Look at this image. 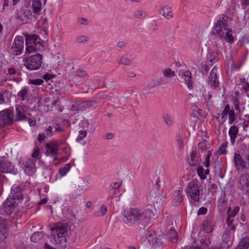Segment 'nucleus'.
<instances>
[{"label":"nucleus","mask_w":249,"mask_h":249,"mask_svg":"<svg viewBox=\"0 0 249 249\" xmlns=\"http://www.w3.org/2000/svg\"><path fill=\"white\" fill-rule=\"evenodd\" d=\"M203 227L206 232L209 233L212 232L213 230V224L211 221L206 220L203 223Z\"/></svg>","instance_id":"35"},{"label":"nucleus","mask_w":249,"mask_h":249,"mask_svg":"<svg viewBox=\"0 0 249 249\" xmlns=\"http://www.w3.org/2000/svg\"><path fill=\"white\" fill-rule=\"evenodd\" d=\"M127 75V76L130 78H134L136 76V74L133 71L128 72Z\"/></svg>","instance_id":"64"},{"label":"nucleus","mask_w":249,"mask_h":249,"mask_svg":"<svg viewBox=\"0 0 249 249\" xmlns=\"http://www.w3.org/2000/svg\"><path fill=\"white\" fill-rule=\"evenodd\" d=\"M76 75L79 77H85L87 75V73L84 71L78 70L76 72Z\"/></svg>","instance_id":"57"},{"label":"nucleus","mask_w":249,"mask_h":249,"mask_svg":"<svg viewBox=\"0 0 249 249\" xmlns=\"http://www.w3.org/2000/svg\"><path fill=\"white\" fill-rule=\"evenodd\" d=\"M219 152L220 153V154H224L226 153L225 146L223 144L220 147Z\"/></svg>","instance_id":"61"},{"label":"nucleus","mask_w":249,"mask_h":249,"mask_svg":"<svg viewBox=\"0 0 249 249\" xmlns=\"http://www.w3.org/2000/svg\"><path fill=\"white\" fill-rule=\"evenodd\" d=\"M40 46H42V45L38 35H27L26 36V54H29L37 52Z\"/></svg>","instance_id":"4"},{"label":"nucleus","mask_w":249,"mask_h":249,"mask_svg":"<svg viewBox=\"0 0 249 249\" xmlns=\"http://www.w3.org/2000/svg\"><path fill=\"white\" fill-rule=\"evenodd\" d=\"M209 172L208 169L205 170L202 166H199L197 168L198 175L202 179H205L206 178V175L209 174Z\"/></svg>","instance_id":"33"},{"label":"nucleus","mask_w":249,"mask_h":249,"mask_svg":"<svg viewBox=\"0 0 249 249\" xmlns=\"http://www.w3.org/2000/svg\"><path fill=\"white\" fill-rule=\"evenodd\" d=\"M24 48V37L22 36H17L15 38L11 47L12 53L18 55L20 54Z\"/></svg>","instance_id":"10"},{"label":"nucleus","mask_w":249,"mask_h":249,"mask_svg":"<svg viewBox=\"0 0 249 249\" xmlns=\"http://www.w3.org/2000/svg\"><path fill=\"white\" fill-rule=\"evenodd\" d=\"M28 107L26 106H17L16 109V121H24L27 119L25 112L27 111Z\"/></svg>","instance_id":"18"},{"label":"nucleus","mask_w":249,"mask_h":249,"mask_svg":"<svg viewBox=\"0 0 249 249\" xmlns=\"http://www.w3.org/2000/svg\"><path fill=\"white\" fill-rule=\"evenodd\" d=\"M180 76L186 83L189 89L192 88V74L190 71L186 70L180 72Z\"/></svg>","instance_id":"22"},{"label":"nucleus","mask_w":249,"mask_h":249,"mask_svg":"<svg viewBox=\"0 0 249 249\" xmlns=\"http://www.w3.org/2000/svg\"><path fill=\"white\" fill-rule=\"evenodd\" d=\"M231 208H229L228 210V217L227 219V222L228 225L232 224L233 221V218L235 217L237 213H238L239 207L238 206H235L232 211H231Z\"/></svg>","instance_id":"24"},{"label":"nucleus","mask_w":249,"mask_h":249,"mask_svg":"<svg viewBox=\"0 0 249 249\" xmlns=\"http://www.w3.org/2000/svg\"><path fill=\"white\" fill-rule=\"evenodd\" d=\"M47 138V137H46V136H45V134L43 132V133H40L38 135V136L37 137V141L39 142H41L43 141H44V140L45 138Z\"/></svg>","instance_id":"54"},{"label":"nucleus","mask_w":249,"mask_h":249,"mask_svg":"<svg viewBox=\"0 0 249 249\" xmlns=\"http://www.w3.org/2000/svg\"><path fill=\"white\" fill-rule=\"evenodd\" d=\"M76 40L79 43H85L89 41V37L85 35H81L77 37Z\"/></svg>","instance_id":"44"},{"label":"nucleus","mask_w":249,"mask_h":249,"mask_svg":"<svg viewBox=\"0 0 249 249\" xmlns=\"http://www.w3.org/2000/svg\"><path fill=\"white\" fill-rule=\"evenodd\" d=\"M17 205L14 197H8L3 204V209L5 213L8 215L11 214Z\"/></svg>","instance_id":"12"},{"label":"nucleus","mask_w":249,"mask_h":249,"mask_svg":"<svg viewBox=\"0 0 249 249\" xmlns=\"http://www.w3.org/2000/svg\"><path fill=\"white\" fill-rule=\"evenodd\" d=\"M62 131V128L59 127L58 125L55 124L52 126H49L47 127L44 132L45 136L47 138L52 136L56 132H60Z\"/></svg>","instance_id":"21"},{"label":"nucleus","mask_w":249,"mask_h":249,"mask_svg":"<svg viewBox=\"0 0 249 249\" xmlns=\"http://www.w3.org/2000/svg\"><path fill=\"white\" fill-rule=\"evenodd\" d=\"M132 61L128 58L122 57L119 61V64L125 66H129L131 64Z\"/></svg>","instance_id":"40"},{"label":"nucleus","mask_w":249,"mask_h":249,"mask_svg":"<svg viewBox=\"0 0 249 249\" xmlns=\"http://www.w3.org/2000/svg\"><path fill=\"white\" fill-rule=\"evenodd\" d=\"M107 213V207L105 205H103L100 209L98 211L97 215L98 216H103Z\"/></svg>","instance_id":"45"},{"label":"nucleus","mask_w":249,"mask_h":249,"mask_svg":"<svg viewBox=\"0 0 249 249\" xmlns=\"http://www.w3.org/2000/svg\"><path fill=\"white\" fill-rule=\"evenodd\" d=\"M218 54L214 51H210L207 55V61L210 62V65H212L213 63L218 61Z\"/></svg>","instance_id":"29"},{"label":"nucleus","mask_w":249,"mask_h":249,"mask_svg":"<svg viewBox=\"0 0 249 249\" xmlns=\"http://www.w3.org/2000/svg\"><path fill=\"white\" fill-rule=\"evenodd\" d=\"M162 73L164 77L166 79L168 78H171L175 75V72L171 69H165L162 71Z\"/></svg>","instance_id":"37"},{"label":"nucleus","mask_w":249,"mask_h":249,"mask_svg":"<svg viewBox=\"0 0 249 249\" xmlns=\"http://www.w3.org/2000/svg\"><path fill=\"white\" fill-rule=\"evenodd\" d=\"M152 83L154 86L157 87L166 84L167 83V80L163 77H157L153 79Z\"/></svg>","instance_id":"32"},{"label":"nucleus","mask_w":249,"mask_h":249,"mask_svg":"<svg viewBox=\"0 0 249 249\" xmlns=\"http://www.w3.org/2000/svg\"><path fill=\"white\" fill-rule=\"evenodd\" d=\"M121 186V184L118 182H115L111 184V187L112 189H118Z\"/></svg>","instance_id":"62"},{"label":"nucleus","mask_w":249,"mask_h":249,"mask_svg":"<svg viewBox=\"0 0 249 249\" xmlns=\"http://www.w3.org/2000/svg\"><path fill=\"white\" fill-rule=\"evenodd\" d=\"M0 173H13L16 174L14 165L8 160L0 159Z\"/></svg>","instance_id":"14"},{"label":"nucleus","mask_w":249,"mask_h":249,"mask_svg":"<svg viewBox=\"0 0 249 249\" xmlns=\"http://www.w3.org/2000/svg\"><path fill=\"white\" fill-rule=\"evenodd\" d=\"M46 155L48 159H50V163L56 165L55 161L58 160V155L59 154V144L55 142H51L45 145Z\"/></svg>","instance_id":"5"},{"label":"nucleus","mask_w":249,"mask_h":249,"mask_svg":"<svg viewBox=\"0 0 249 249\" xmlns=\"http://www.w3.org/2000/svg\"><path fill=\"white\" fill-rule=\"evenodd\" d=\"M228 17L221 15L215 23L212 30V34L216 37H224L230 43L233 42L232 31L228 28Z\"/></svg>","instance_id":"2"},{"label":"nucleus","mask_w":249,"mask_h":249,"mask_svg":"<svg viewBox=\"0 0 249 249\" xmlns=\"http://www.w3.org/2000/svg\"><path fill=\"white\" fill-rule=\"evenodd\" d=\"M240 247L248 249L249 247V237H245L241 240L239 243Z\"/></svg>","instance_id":"38"},{"label":"nucleus","mask_w":249,"mask_h":249,"mask_svg":"<svg viewBox=\"0 0 249 249\" xmlns=\"http://www.w3.org/2000/svg\"><path fill=\"white\" fill-rule=\"evenodd\" d=\"M207 209L206 208L204 207H201L200 208L197 212V214L198 215H201V214H204L207 213Z\"/></svg>","instance_id":"56"},{"label":"nucleus","mask_w":249,"mask_h":249,"mask_svg":"<svg viewBox=\"0 0 249 249\" xmlns=\"http://www.w3.org/2000/svg\"><path fill=\"white\" fill-rule=\"evenodd\" d=\"M80 125L83 128V130L88 131L90 133H92L94 131V127L93 126V123L91 121H89L88 119H83L81 121Z\"/></svg>","instance_id":"20"},{"label":"nucleus","mask_w":249,"mask_h":249,"mask_svg":"<svg viewBox=\"0 0 249 249\" xmlns=\"http://www.w3.org/2000/svg\"><path fill=\"white\" fill-rule=\"evenodd\" d=\"M9 197H14V199H19L22 197L20 189L17 185H14L11 188V196Z\"/></svg>","instance_id":"26"},{"label":"nucleus","mask_w":249,"mask_h":249,"mask_svg":"<svg viewBox=\"0 0 249 249\" xmlns=\"http://www.w3.org/2000/svg\"><path fill=\"white\" fill-rule=\"evenodd\" d=\"M152 211L149 209L131 208L124 213L125 222L130 224H147L151 218Z\"/></svg>","instance_id":"1"},{"label":"nucleus","mask_w":249,"mask_h":249,"mask_svg":"<svg viewBox=\"0 0 249 249\" xmlns=\"http://www.w3.org/2000/svg\"><path fill=\"white\" fill-rule=\"evenodd\" d=\"M100 102V101L97 98L96 100H93L75 101L73 103L70 110L73 111H83L87 108L96 106L97 104Z\"/></svg>","instance_id":"7"},{"label":"nucleus","mask_w":249,"mask_h":249,"mask_svg":"<svg viewBox=\"0 0 249 249\" xmlns=\"http://www.w3.org/2000/svg\"><path fill=\"white\" fill-rule=\"evenodd\" d=\"M184 249H206V246L204 245H202L201 246L199 247H186Z\"/></svg>","instance_id":"55"},{"label":"nucleus","mask_w":249,"mask_h":249,"mask_svg":"<svg viewBox=\"0 0 249 249\" xmlns=\"http://www.w3.org/2000/svg\"><path fill=\"white\" fill-rule=\"evenodd\" d=\"M176 141L178 144V148L182 150L184 148V141L182 136L178 135L176 137Z\"/></svg>","instance_id":"41"},{"label":"nucleus","mask_w":249,"mask_h":249,"mask_svg":"<svg viewBox=\"0 0 249 249\" xmlns=\"http://www.w3.org/2000/svg\"><path fill=\"white\" fill-rule=\"evenodd\" d=\"M208 142L206 141H202L198 143V148L202 150H206L207 149Z\"/></svg>","instance_id":"48"},{"label":"nucleus","mask_w":249,"mask_h":249,"mask_svg":"<svg viewBox=\"0 0 249 249\" xmlns=\"http://www.w3.org/2000/svg\"><path fill=\"white\" fill-rule=\"evenodd\" d=\"M159 14L168 20L172 19L174 16L173 10L168 5L162 6L159 10Z\"/></svg>","instance_id":"17"},{"label":"nucleus","mask_w":249,"mask_h":249,"mask_svg":"<svg viewBox=\"0 0 249 249\" xmlns=\"http://www.w3.org/2000/svg\"><path fill=\"white\" fill-rule=\"evenodd\" d=\"M50 230L55 244L59 248H65L67 246V236L71 231L70 226L65 223H58L55 224Z\"/></svg>","instance_id":"3"},{"label":"nucleus","mask_w":249,"mask_h":249,"mask_svg":"<svg viewBox=\"0 0 249 249\" xmlns=\"http://www.w3.org/2000/svg\"><path fill=\"white\" fill-rule=\"evenodd\" d=\"M30 84L35 85H40L43 83V80L40 79L30 80Z\"/></svg>","instance_id":"49"},{"label":"nucleus","mask_w":249,"mask_h":249,"mask_svg":"<svg viewBox=\"0 0 249 249\" xmlns=\"http://www.w3.org/2000/svg\"><path fill=\"white\" fill-rule=\"evenodd\" d=\"M234 162L237 168L240 167L243 169L246 168V162L240 154L237 153L234 154Z\"/></svg>","instance_id":"25"},{"label":"nucleus","mask_w":249,"mask_h":249,"mask_svg":"<svg viewBox=\"0 0 249 249\" xmlns=\"http://www.w3.org/2000/svg\"><path fill=\"white\" fill-rule=\"evenodd\" d=\"M203 95L205 98V100L207 101V103H209L210 104L212 103V101L211 100L212 95L210 93H205Z\"/></svg>","instance_id":"53"},{"label":"nucleus","mask_w":249,"mask_h":249,"mask_svg":"<svg viewBox=\"0 0 249 249\" xmlns=\"http://www.w3.org/2000/svg\"><path fill=\"white\" fill-rule=\"evenodd\" d=\"M22 15L24 16V18H22L21 19L23 21H25L28 20L29 18V17L31 16V13L28 10H26L23 12Z\"/></svg>","instance_id":"52"},{"label":"nucleus","mask_w":249,"mask_h":249,"mask_svg":"<svg viewBox=\"0 0 249 249\" xmlns=\"http://www.w3.org/2000/svg\"><path fill=\"white\" fill-rule=\"evenodd\" d=\"M207 156H206V160L204 163V165L205 167H208L209 166V165H210V161H209V159L210 158V157L211 156V152L210 151H208L207 152Z\"/></svg>","instance_id":"50"},{"label":"nucleus","mask_w":249,"mask_h":249,"mask_svg":"<svg viewBox=\"0 0 249 249\" xmlns=\"http://www.w3.org/2000/svg\"><path fill=\"white\" fill-rule=\"evenodd\" d=\"M23 168L25 173L28 175H32L36 172L35 162L32 159L27 160L23 164Z\"/></svg>","instance_id":"19"},{"label":"nucleus","mask_w":249,"mask_h":249,"mask_svg":"<svg viewBox=\"0 0 249 249\" xmlns=\"http://www.w3.org/2000/svg\"><path fill=\"white\" fill-rule=\"evenodd\" d=\"M217 70L216 67L213 68L208 80L209 84L213 88H216L219 86V82L217 77Z\"/></svg>","instance_id":"16"},{"label":"nucleus","mask_w":249,"mask_h":249,"mask_svg":"<svg viewBox=\"0 0 249 249\" xmlns=\"http://www.w3.org/2000/svg\"><path fill=\"white\" fill-rule=\"evenodd\" d=\"M200 153L196 151H192L189 158L188 159V163L191 166H195L199 165L201 162Z\"/></svg>","instance_id":"15"},{"label":"nucleus","mask_w":249,"mask_h":249,"mask_svg":"<svg viewBox=\"0 0 249 249\" xmlns=\"http://www.w3.org/2000/svg\"><path fill=\"white\" fill-rule=\"evenodd\" d=\"M174 202L176 205H178L183 201V197L181 192L177 190L174 192Z\"/></svg>","instance_id":"34"},{"label":"nucleus","mask_w":249,"mask_h":249,"mask_svg":"<svg viewBox=\"0 0 249 249\" xmlns=\"http://www.w3.org/2000/svg\"><path fill=\"white\" fill-rule=\"evenodd\" d=\"M42 56L39 53L25 58L23 59L24 66L30 71L36 70L41 66Z\"/></svg>","instance_id":"6"},{"label":"nucleus","mask_w":249,"mask_h":249,"mask_svg":"<svg viewBox=\"0 0 249 249\" xmlns=\"http://www.w3.org/2000/svg\"><path fill=\"white\" fill-rule=\"evenodd\" d=\"M229 235V233H224L223 235V239L224 241H225L226 242H228V240L230 238Z\"/></svg>","instance_id":"63"},{"label":"nucleus","mask_w":249,"mask_h":249,"mask_svg":"<svg viewBox=\"0 0 249 249\" xmlns=\"http://www.w3.org/2000/svg\"><path fill=\"white\" fill-rule=\"evenodd\" d=\"M31 8L34 13L40 14L41 9V2L40 0H32Z\"/></svg>","instance_id":"28"},{"label":"nucleus","mask_w":249,"mask_h":249,"mask_svg":"<svg viewBox=\"0 0 249 249\" xmlns=\"http://www.w3.org/2000/svg\"><path fill=\"white\" fill-rule=\"evenodd\" d=\"M231 110L230 109V106L229 105H227L222 113V118H224V117H225L227 116V114L229 113Z\"/></svg>","instance_id":"51"},{"label":"nucleus","mask_w":249,"mask_h":249,"mask_svg":"<svg viewBox=\"0 0 249 249\" xmlns=\"http://www.w3.org/2000/svg\"><path fill=\"white\" fill-rule=\"evenodd\" d=\"M13 117L14 112L11 109H7L0 112V123L3 126L11 124Z\"/></svg>","instance_id":"11"},{"label":"nucleus","mask_w":249,"mask_h":249,"mask_svg":"<svg viewBox=\"0 0 249 249\" xmlns=\"http://www.w3.org/2000/svg\"><path fill=\"white\" fill-rule=\"evenodd\" d=\"M167 236L169 240H171L172 242L175 243L177 241L178 233L174 229H170V231L167 234Z\"/></svg>","instance_id":"36"},{"label":"nucleus","mask_w":249,"mask_h":249,"mask_svg":"<svg viewBox=\"0 0 249 249\" xmlns=\"http://www.w3.org/2000/svg\"><path fill=\"white\" fill-rule=\"evenodd\" d=\"M53 77V75L48 73L44 75V76H43V78L46 81H48V80L52 79Z\"/></svg>","instance_id":"58"},{"label":"nucleus","mask_w":249,"mask_h":249,"mask_svg":"<svg viewBox=\"0 0 249 249\" xmlns=\"http://www.w3.org/2000/svg\"><path fill=\"white\" fill-rule=\"evenodd\" d=\"M133 16L136 18L142 19L146 18L147 13L145 11L137 9L134 12Z\"/></svg>","instance_id":"31"},{"label":"nucleus","mask_w":249,"mask_h":249,"mask_svg":"<svg viewBox=\"0 0 249 249\" xmlns=\"http://www.w3.org/2000/svg\"><path fill=\"white\" fill-rule=\"evenodd\" d=\"M238 132V129L237 127L235 125H233L231 127L229 131V134L231 138V142L233 144L235 142V140L237 137Z\"/></svg>","instance_id":"30"},{"label":"nucleus","mask_w":249,"mask_h":249,"mask_svg":"<svg viewBox=\"0 0 249 249\" xmlns=\"http://www.w3.org/2000/svg\"><path fill=\"white\" fill-rule=\"evenodd\" d=\"M6 221L0 217V242L3 241L7 237Z\"/></svg>","instance_id":"23"},{"label":"nucleus","mask_w":249,"mask_h":249,"mask_svg":"<svg viewBox=\"0 0 249 249\" xmlns=\"http://www.w3.org/2000/svg\"><path fill=\"white\" fill-rule=\"evenodd\" d=\"M162 118L166 123V124L168 125H171L172 124V121L171 117L167 114H164L162 115Z\"/></svg>","instance_id":"43"},{"label":"nucleus","mask_w":249,"mask_h":249,"mask_svg":"<svg viewBox=\"0 0 249 249\" xmlns=\"http://www.w3.org/2000/svg\"><path fill=\"white\" fill-rule=\"evenodd\" d=\"M87 134V132L83 130H80L79 131V135L76 139L77 141L79 142V141L83 140L86 137Z\"/></svg>","instance_id":"46"},{"label":"nucleus","mask_w":249,"mask_h":249,"mask_svg":"<svg viewBox=\"0 0 249 249\" xmlns=\"http://www.w3.org/2000/svg\"><path fill=\"white\" fill-rule=\"evenodd\" d=\"M117 46L119 48H124L126 46V43L124 41H119L117 43Z\"/></svg>","instance_id":"60"},{"label":"nucleus","mask_w":249,"mask_h":249,"mask_svg":"<svg viewBox=\"0 0 249 249\" xmlns=\"http://www.w3.org/2000/svg\"><path fill=\"white\" fill-rule=\"evenodd\" d=\"M27 95L28 91L27 90L25 89H22L18 93V96L21 98L22 101L25 100Z\"/></svg>","instance_id":"42"},{"label":"nucleus","mask_w":249,"mask_h":249,"mask_svg":"<svg viewBox=\"0 0 249 249\" xmlns=\"http://www.w3.org/2000/svg\"><path fill=\"white\" fill-rule=\"evenodd\" d=\"M46 235L42 232L34 233L31 236V240L35 243L42 242Z\"/></svg>","instance_id":"27"},{"label":"nucleus","mask_w":249,"mask_h":249,"mask_svg":"<svg viewBox=\"0 0 249 249\" xmlns=\"http://www.w3.org/2000/svg\"><path fill=\"white\" fill-rule=\"evenodd\" d=\"M229 123L230 124H232L234 120H235V112L234 110L233 109H231L229 113Z\"/></svg>","instance_id":"47"},{"label":"nucleus","mask_w":249,"mask_h":249,"mask_svg":"<svg viewBox=\"0 0 249 249\" xmlns=\"http://www.w3.org/2000/svg\"><path fill=\"white\" fill-rule=\"evenodd\" d=\"M71 168V165L70 163H67L65 166L59 169V172L62 176H64L69 172Z\"/></svg>","instance_id":"39"},{"label":"nucleus","mask_w":249,"mask_h":249,"mask_svg":"<svg viewBox=\"0 0 249 249\" xmlns=\"http://www.w3.org/2000/svg\"><path fill=\"white\" fill-rule=\"evenodd\" d=\"M147 238L149 244L154 248L160 247L163 244V237L161 234L149 231Z\"/></svg>","instance_id":"9"},{"label":"nucleus","mask_w":249,"mask_h":249,"mask_svg":"<svg viewBox=\"0 0 249 249\" xmlns=\"http://www.w3.org/2000/svg\"><path fill=\"white\" fill-rule=\"evenodd\" d=\"M200 185L196 180H193L188 185L186 192L188 195L195 201L199 200V188Z\"/></svg>","instance_id":"8"},{"label":"nucleus","mask_w":249,"mask_h":249,"mask_svg":"<svg viewBox=\"0 0 249 249\" xmlns=\"http://www.w3.org/2000/svg\"><path fill=\"white\" fill-rule=\"evenodd\" d=\"M239 188L249 196V174L242 175L239 179Z\"/></svg>","instance_id":"13"},{"label":"nucleus","mask_w":249,"mask_h":249,"mask_svg":"<svg viewBox=\"0 0 249 249\" xmlns=\"http://www.w3.org/2000/svg\"><path fill=\"white\" fill-rule=\"evenodd\" d=\"M78 22L81 25H87L88 21L87 19L84 18H81L78 19Z\"/></svg>","instance_id":"59"}]
</instances>
